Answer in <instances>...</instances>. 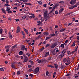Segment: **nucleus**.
<instances>
[{
    "instance_id": "4",
    "label": "nucleus",
    "mask_w": 79,
    "mask_h": 79,
    "mask_svg": "<svg viewBox=\"0 0 79 79\" xmlns=\"http://www.w3.org/2000/svg\"><path fill=\"white\" fill-rule=\"evenodd\" d=\"M34 71L35 73H37L39 71V67L37 68Z\"/></svg>"
},
{
    "instance_id": "61",
    "label": "nucleus",
    "mask_w": 79,
    "mask_h": 79,
    "mask_svg": "<svg viewBox=\"0 0 79 79\" xmlns=\"http://www.w3.org/2000/svg\"><path fill=\"white\" fill-rule=\"evenodd\" d=\"M8 20L10 21H11V17H9L8 18Z\"/></svg>"
},
{
    "instance_id": "36",
    "label": "nucleus",
    "mask_w": 79,
    "mask_h": 79,
    "mask_svg": "<svg viewBox=\"0 0 79 79\" xmlns=\"http://www.w3.org/2000/svg\"><path fill=\"white\" fill-rule=\"evenodd\" d=\"M51 36H55V34L54 33H53L52 34H51L50 35Z\"/></svg>"
},
{
    "instance_id": "22",
    "label": "nucleus",
    "mask_w": 79,
    "mask_h": 79,
    "mask_svg": "<svg viewBox=\"0 0 79 79\" xmlns=\"http://www.w3.org/2000/svg\"><path fill=\"white\" fill-rule=\"evenodd\" d=\"M51 38V37L49 36V37H47L46 38L45 40H48V39H50Z\"/></svg>"
},
{
    "instance_id": "23",
    "label": "nucleus",
    "mask_w": 79,
    "mask_h": 79,
    "mask_svg": "<svg viewBox=\"0 0 79 79\" xmlns=\"http://www.w3.org/2000/svg\"><path fill=\"white\" fill-rule=\"evenodd\" d=\"M11 67H12V68H14V69H15V66L14 65L12 64L11 65Z\"/></svg>"
},
{
    "instance_id": "17",
    "label": "nucleus",
    "mask_w": 79,
    "mask_h": 79,
    "mask_svg": "<svg viewBox=\"0 0 79 79\" xmlns=\"http://www.w3.org/2000/svg\"><path fill=\"white\" fill-rule=\"evenodd\" d=\"M65 49H64V50H63L62 52V53H63V52H64V51L65 50H68V47H65Z\"/></svg>"
},
{
    "instance_id": "19",
    "label": "nucleus",
    "mask_w": 79,
    "mask_h": 79,
    "mask_svg": "<svg viewBox=\"0 0 79 79\" xmlns=\"http://www.w3.org/2000/svg\"><path fill=\"white\" fill-rule=\"evenodd\" d=\"M20 1L23 2H27V0H19Z\"/></svg>"
},
{
    "instance_id": "13",
    "label": "nucleus",
    "mask_w": 79,
    "mask_h": 79,
    "mask_svg": "<svg viewBox=\"0 0 79 79\" xmlns=\"http://www.w3.org/2000/svg\"><path fill=\"white\" fill-rule=\"evenodd\" d=\"M54 65L55 66V67L56 69L58 68V65L56 64H54Z\"/></svg>"
},
{
    "instance_id": "60",
    "label": "nucleus",
    "mask_w": 79,
    "mask_h": 79,
    "mask_svg": "<svg viewBox=\"0 0 79 79\" xmlns=\"http://www.w3.org/2000/svg\"><path fill=\"white\" fill-rule=\"evenodd\" d=\"M75 52V51H72V52H71V54H73V53H74Z\"/></svg>"
},
{
    "instance_id": "37",
    "label": "nucleus",
    "mask_w": 79,
    "mask_h": 79,
    "mask_svg": "<svg viewBox=\"0 0 79 79\" xmlns=\"http://www.w3.org/2000/svg\"><path fill=\"white\" fill-rule=\"evenodd\" d=\"M66 61H67V60L66 59V58H64L63 60V61H64V63H65V62H66Z\"/></svg>"
},
{
    "instance_id": "16",
    "label": "nucleus",
    "mask_w": 79,
    "mask_h": 79,
    "mask_svg": "<svg viewBox=\"0 0 79 79\" xmlns=\"http://www.w3.org/2000/svg\"><path fill=\"white\" fill-rule=\"evenodd\" d=\"M40 35L38 37H35V39H36L37 40V39H40V38H41Z\"/></svg>"
},
{
    "instance_id": "29",
    "label": "nucleus",
    "mask_w": 79,
    "mask_h": 79,
    "mask_svg": "<svg viewBox=\"0 0 79 79\" xmlns=\"http://www.w3.org/2000/svg\"><path fill=\"white\" fill-rule=\"evenodd\" d=\"M48 74H49V72H48V71H47L46 73V76H48Z\"/></svg>"
},
{
    "instance_id": "54",
    "label": "nucleus",
    "mask_w": 79,
    "mask_h": 79,
    "mask_svg": "<svg viewBox=\"0 0 79 79\" xmlns=\"http://www.w3.org/2000/svg\"><path fill=\"white\" fill-rule=\"evenodd\" d=\"M41 60H39L38 61V63H41Z\"/></svg>"
},
{
    "instance_id": "58",
    "label": "nucleus",
    "mask_w": 79,
    "mask_h": 79,
    "mask_svg": "<svg viewBox=\"0 0 79 79\" xmlns=\"http://www.w3.org/2000/svg\"><path fill=\"white\" fill-rule=\"evenodd\" d=\"M15 20L16 21V22H18V21H19V19H15Z\"/></svg>"
},
{
    "instance_id": "10",
    "label": "nucleus",
    "mask_w": 79,
    "mask_h": 79,
    "mask_svg": "<svg viewBox=\"0 0 79 79\" xmlns=\"http://www.w3.org/2000/svg\"><path fill=\"white\" fill-rule=\"evenodd\" d=\"M1 10H2V12H3V13H5V15L6 14V11H5L4 9H2Z\"/></svg>"
},
{
    "instance_id": "51",
    "label": "nucleus",
    "mask_w": 79,
    "mask_h": 79,
    "mask_svg": "<svg viewBox=\"0 0 79 79\" xmlns=\"http://www.w3.org/2000/svg\"><path fill=\"white\" fill-rule=\"evenodd\" d=\"M8 13H13V12H12L11 11V10H9V11H8Z\"/></svg>"
},
{
    "instance_id": "7",
    "label": "nucleus",
    "mask_w": 79,
    "mask_h": 79,
    "mask_svg": "<svg viewBox=\"0 0 79 79\" xmlns=\"http://www.w3.org/2000/svg\"><path fill=\"white\" fill-rule=\"evenodd\" d=\"M56 46V43H54L52 44V46L51 47L52 48H53L54 47H55Z\"/></svg>"
},
{
    "instance_id": "26",
    "label": "nucleus",
    "mask_w": 79,
    "mask_h": 79,
    "mask_svg": "<svg viewBox=\"0 0 79 79\" xmlns=\"http://www.w3.org/2000/svg\"><path fill=\"white\" fill-rule=\"evenodd\" d=\"M25 4L27 5H32V4L29 3H25Z\"/></svg>"
},
{
    "instance_id": "5",
    "label": "nucleus",
    "mask_w": 79,
    "mask_h": 79,
    "mask_svg": "<svg viewBox=\"0 0 79 79\" xmlns=\"http://www.w3.org/2000/svg\"><path fill=\"white\" fill-rule=\"evenodd\" d=\"M16 33H19L21 31V28L19 27H18L17 28Z\"/></svg>"
},
{
    "instance_id": "44",
    "label": "nucleus",
    "mask_w": 79,
    "mask_h": 79,
    "mask_svg": "<svg viewBox=\"0 0 79 79\" xmlns=\"http://www.w3.org/2000/svg\"><path fill=\"white\" fill-rule=\"evenodd\" d=\"M22 34L23 35H25V33H24L23 31H22Z\"/></svg>"
},
{
    "instance_id": "48",
    "label": "nucleus",
    "mask_w": 79,
    "mask_h": 79,
    "mask_svg": "<svg viewBox=\"0 0 79 79\" xmlns=\"http://www.w3.org/2000/svg\"><path fill=\"white\" fill-rule=\"evenodd\" d=\"M19 57L18 55H17L15 57V58H18Z\"/></svg>"
},
{
    "instance_id": "56",
    "label": "nucleus",
    "mask_w": 79,
    "mask_h": 79,
    "mask_svg": "<svg viewBox=\"0 0 79 79\" xmlns=\"http://www.w3.org/2000/svg\"><path fill=\"white\" fill-rule=\"evenodd\" d=\"M55 13L56 15H57V14H58V11L57 10L56 11Z\"/></svg>"
},
{
    "instance_id": "42",
    "label": "nucleus",
    "mask_w": 79,
    "mask_h": 79,
    "mask_svg": "<svg viewBox=\"0 0 79 79\" xmlns=\"http://www.w3.org/2000/svg\"><path fill=\"white\" fill-rule=\"evenodd\" d=\"M73 2V0H71L70 1V5H71Z\"/></svg>"
},
{
    "instance_id": "15",
    "label": "nucleus",
    "mask_w": 79,
    "mask_h": 79,
    "mask_svg": "<svg viewBox=\"0 0 79 79\" xmlns=\"http://www.w3.org/2000/svg\"><path fill=\"white\" fill-rule=\"evenodd\" d=\"M10 9L11 8H10V7H7L6 8V11H7V12H8V11H9L10 10Z\"/></svg>"
},
{
    "instance_id": "59",
    "label": "nucleus",
    "mask_w": 79,
    "mask_h": 79,
    "mask_svg": "<svg viewBox=\"0 0 79 79\" xmlns=\"http://www.w3.org/2000/svg\"><path fill=\"white\" fill-rule=\"evenodd\" d=\"M10 50V49L9 48L7 49L6 50V52H8Z\"/></svg>"
},
{
    "instance_id": "8",
    "label": "nucleus",
    "mask_w": 79,
    "mask_h": 79,
    "mask_svg": "<svg viewBox=\"0 0 79 79\" xmlns=\"http://www.w3.org/2000/svg\"><path fill=\"white\" fill-rule=\"evenodd\" d=\"M23 30L25 31V32H26V34H29V32L27 30L25 29V28H23Z\"/></svg>"
},
{
    "instance_id": "50",
    "label": "nucleus",
    "mask_w": 79,
    "mask_h": 79,
    "mask_svg": "<svg viewBox=\"0 0 79 79\" xmlns=\"http://www.w3.org/2000/svg\"><path fill=\"white\" fill-rule=\"evenodd\" d=\"M31 65H33V64H34V62L32 61H31Z\"/></svg>"
},
{
    "instance_id": "30",
    "label": "nucleus",
    "mask_w": 79,
    "mask_h": 79,
    "mask_svg": "<svg viewBox=\"0 0 79 79\" xmlns=\"http://www.w3.org/2000/svg\"><path fill=\"white\" fill-rule=\"evenodd\" d=\"M73 6V8H74L75 7H77V4H76L75 5Z\"/></svg>"
},
{
    "instance_id": "25",
    "label": "nucleus",
    "mask_w": 79,
    "mask_h": 79,
    "mask_svg": "<svg viewBox=\"0 0 79 79\" xmlns=\"http://www.w3.org/2000/svg\"><path fill=\"white\" fill-rule=\"evenodd\" d=\"M9 35V38H10V39H11L13 38V36L11 35Z\"/></svg>"
},
{
    "instance_id": "9",
    "label": "nucleus",
    "mask_w": 79,
    "mask_h": 79,
    "mask_svg": "<svg viewBox=\"0 0 79 79\" xmlns=\"http://www.w3.org/2000/svg\"><path fill=\"white\" fill-rule=\"evenodd\" d=\"M43 34L44 35H48V34H49V33L48 32H46L43 33Z\"/></svg>"
},
{
    "instance_id": "28",
    "label": "nucleus",
    "mask_w": 79,
    "mask_h": 79,
    "mask_svg": "<svg viewBox=\"0 0 79 79\" xmlns=\"http://www.w3.org/2000/svg\"><path fill=\"white\" fill-rule=\"evenodd\" d=\"M52 53L53 55H56V52H52Z\"/></svg>"
},
{
    "instance_id": "21",
    "label": "nucleus",
    "mask_w": 79,
    "mask_h": 79,
    "mask_svg": "<svg viewBox=\"0 0 79 79\" xmlns=\"http://www.w3.org/2000/svg\"><path fill=\"white\" fill-rule=\"evenodd\" d=\"M76 45V42H74L73 44L72 45V46L74 47Z\"/></svg>"
},
{
    "instance_id": "41",
    "label": "nucleus",
    "mask_w": 79,
    "mask_h": 79,
    "mask_svg": "<svg viewBox=\"0 0 79 79\" xmlns=\"http://www.w3.org/2000/svg\"><path fill=\"white\" fill-rule=\"evenodd\" d=\"M19 74H20V71H18L17 73V75H19Z\"/></svg>"
},
{
    "instance_id": "35",
    "label": "nucleus",
    "mask_w": 79,
    "mask_h": 79,
    "mask_svg": "<svg viewBox=\"0 0 79 79\" xmlns=\"http://www.w3.org/2000/svg\"><path fill=\"white\" fill-rule=\"evenodd\" d=\"M44 47H43V48H42L40 50V51L41 52H42V51H43V50H44Z\"/></svg>"
},
{
    "instance_id": "64",
    "label": "nucleus",
    "mask_w": 79,
    "mask_h": 79,
    "mask_svg": "<svg viewBox=\"0 0 79 79\" xmlns=\"http://www.w3.org/2000/svg\"><path fill=\"white\" fill-rule=\"evenodd\" d=\"M32 71V69H29V71H30V72H31V71Z\"/></svg>"
},
{
    "instance_id": "32",
    "label": "nucleus",
    "mask_w": 79,
    "mask_h": 79,
    "mask_svg": "<svg viewBox=\"0 0 79 79\" xmlns=\"http://www.w3.org/2000/svg\"><path fill=\"white\" fill-rule=\"evenodd\" d=\"M76 1H75L74 0H73V3H72L73 5H75V4H76Z\"/></svg>"
},
{
    "instance_id": "34",
    "label": "nucleus",
    "mask_w": 79,
    "mask_h": 79,
    "mask_svg": "<svg viewBox=\"0 0 79 79\" xmlns=\"http://www.w3.org/2000/svg\"><path fill=\"white\" fill-rule=\"evenodd\" d=\"M48 46H50V44H48L46 45L45 47L46 48H47V47H48Z\"/></svg>"
},
{
    "instance_id": "11",
    "label": "nucleus",
    "mask_w": 79,
    "mask_h": 79,
    "mask_svg": "<svg viewBox=\"0 0 79 79\" xmlns=\"http://www.w3.org/2000/svg\"><path fill=\"white\" fill-rule=\"evenodd\" d=\"M37 2L39 5H42L43 3L42 2L40 1H38Z\"/></svg>"
},
{
    "instance_id": "31",
    "label": "nucleus",
    "mask_w": 79,
    "mask_h": 79,
    "mask_svg": "<svg viewBox=\"0 0 79 79\" xmlns=\"http://www.w3.org/2000/svg\"><path fill=\"white\" fill-rule=\"evenodd\" d=\"M64 55V53H63L62 54L60 55L59 56H61V57H63Z\"/></svg>"
},
{
    "instance_id": "62",
    "label": "nucleus",
    "mask_w": 79,
    "mask_h": 79,
    "mask_svg": "<svg viewBox=\"0 0 79 79\" xmlns=\"http://www.w3.org/2000/svg\"><path fill=\"white\" fill-rule=\"evenodd\" d=\"M77 39L78 40H79V36H77Z\"/></svg>"
},
{
    "instance_id": "63",
    "label": "nucleus",
    "mask_w": 79,
    "mask_h": 79,
    "mask_svg": "<svg viewBox=\"0 0 79 79\" xmlns=\"http://www.w3.org/2000/svg\"><path fill=\"white\" fill-rule=\"evenodd\" d=\"M1 71H4V69L3 68H1Z\"/></svg>"
},
{
    "instance_id": "24",
    "label": "nucleus",
    "mask_w": 79,
    "mask_h": 79,
    "mask_svg": "<svg viewBox=\"0 0 79 79\" xmlns=\"http://www.w3.org/2000/svg\"><path fill=\"white\" fill-rule=\"evenodd\" d=\"M3 32V29H1L0 30V34H2Z\"/></svg>"
},
{
    "instance_id": "1",
    "label": "nucleus",
    "mask_w": 79,
    "mask_h": 79,
    "mask_svg": "<svg viewBox=\"0 0 79 79\" xmlns=\"http://www.w3.org/2000/svg\"><path fill=\"white\" fill-rule=\"evenodd\" d=\"M21 50H25L26 52H27V48H26V46L24 45H22L21 46Z\"/></svg>"
},
{
    "instance_id": "46",
    "label": "nucleus",
    "mask_w": 79,
    "mask_h": 79,
    "mask_svg": "<svg viewBox=\"0 0 79 79\" xmlns=\"http://www.w3.org/2000/svg\"><path fill=\"white\" fill-rule=\"evenodd\" d=\"M29 76H30V77H33V75L32 74H31L29 75Z\"/></svg>"
},
{
    "instance_id": "40",
    "label": "nucleus",
    "mask_w": 79,
    "mask_h": 79,
    "mask_svg": "<svg viewBox=\"0 0 79 79\" xmlns=\"http://www.w3.org/2000/svg\"><path fill=\"white\" fill-rule=\"evenodd\" d=\"M67 54H68V55H71V52L70 51H69L67 53Z\"/></svg>"
},
{
    "instance_id": "57",
    "label": "nucleus",
    "mask_w": 79,
    "mask_h": 79,
    "mask_svg": "<svg viewBox=\"0 0 79 79\" xmlns=\"http://www.w3.org/2000/svg\"><path fill=\"white\" fill-rule=\"evenodd\" d=\"M69 41V40H65V43L66 44V43H67V42H68Z\"/></svg>"
},
{
    "instance_id": "53",
    "label": "nucleus",
    "mask_w": 79,
    "mask_h": 79,
    "mask_svg": "<svg viewBox=\"0 0 79 79\" xmlns=\"http://www.w3.org/2000/svg\"><path fill=\"white\" fill-rule=\"evenodd\" d=\"M28 14L30 15H33V14H32L31 13H29V12H28Z\"/></svg>"
},
{
    "instance_id": "38",
    "label": "nucleus",
    "mask_w": 79,
    "mask_h": 79,
    "mask_svg": "<svg viewBox=\"0 0 79 79\" xmlns=\"http://www.w3.org/2000/svg\"><path fill=\"white\" fill-rule=\"evenodd\" d=\"M43 6H44V7L45 8H46V7H47V4H44L43 5Z\"/></svg>"
},
{
    "instance_id": "55",
    "label": "nucleus",
    "mask_w": 79,
    "mask_h": 79,
    "mask_svg": "<svg viewBox=\"0 0 79 79\" xmlns=\"http://www.w3.org/2000/svg\"><path fill=\"white\" fill-rule=\"evenodd\" d=\"M26 35H23V39H24V38H25Z\"/></svg>"
},
{
    "instance_id": "27",
    "label": "nucleus",
    "mask_w": 79,
    "mask_h": 79,
    "mask_svg": "<svg viewBox=\"0 0 79 79\" xmlns=\"http://www.w3.org/2000/svg\"><path fill=\"white\" fill-rule=\"evenodd\" d=\"M60 47H62L63 48H64V44H61L60 45Z\"/></svg>"
},
{
    "instance_id": "39",
    "label": "nucleus",
    "mask_w": 79,
    "mask_h": 79,
    "mask_svg": "<svg viewBox=\"0 0 79 79\" xmlns=\"http://www.w3.org/2000/svg\"><path fill=\"white\" fill-rule=\"evenodd\" d=\"M26 17H27V16H26V15H25L22 17V19H25V18H26Z\"/></svg>"
},
{
    "instance_id": "3",
    "label": "nucleus",
    "mask_w": 79,
    "mask_h": 79,
    "mask_svg": "<svg viewBox=\"0 0 79 79\" xmlns=\"http://www.w3.org/2000/svg\"><path fill=\"white\" fill-rule=\"evenodd\" d=\"M47 15H48V12L46 11L44 13V19H47Z\"/></svg>"
},
{
    "instance_id": "20",
    "label": "nucleus",
    "mask_w": 79,
    "mask_h": 79,
    "mask_svg": "<svg viewBox=\"0 0 79 79\" xmlns=\"http://www.w3.org/2000/svg\"><path fill=\"white\" fill-rule=\"evenodd\" d=\"M22 54H23V52L21 51L20 52H19V55H22Z\"/></svg>"
},
{
    "instance_id": "33",
    "label": "nucleus",
    "mask_w": 79,
    "mask_h": 79,
    "mask_svg": "<svg viewBox=\"0 0 79 79\" xmlns=\"http://www.w3.org/2000/svg\"><path fill=\"white\" fill-rule=\"evenodd\" d=\"M74 8H73V6H71V7H69V10H73Z\"/></svg>"
},
{
    "instance_id": "18",
    "label": "nucleus",
    "mask_w": 79,
    "mask_h": 79,
    "mask_svg": "<svg viewBox=\"0 0 79 79\" xmlns=\"http://www.w3.org/2000/svg\"><path fill=\"white\" fill-rule=\"evenodd\" d=\"M47 66L48 67H50V68H55V66L52 65H47Z\"/></svg>"
},
{
    "instance_id": "6",
    "label": "nucleus",
    "mask_w": 79,
    "mask_h": 79,
    "mask_svg": "<svg viewBox=\"0 0 79 79\" xmlns=\"http://www.w3.org/2000/svg\"><path fill=\"white\" fill-rule=\"evenodd\" d=\"M58 6V4L55 5L54 6L53 8L52 9V11H54V10H55V8H56V7L57 6Z\"/></svg>"
},
{
    "instance_id": "2",
    "label": "nucleus",
    "mask_w": 79,
    "mask_h": 79,
    "mask_svg": "<svg viewBox=\"0 0 79 79\" xmlns=\"http://www.w3.org/2000/svg\"><path fill=\"white\" fill-rule=\"evenodd\" d=\"M23 56L24 57L23 58L24 59V60L23 61V63H26V62H27V61H28V58H27V57L26 56L25 54H23Z\"/></svg>"
},
{
    "instance_id": "14",
    "label": "nucleus",
    "mask_w": 79,
    "mask_h": 79,
    "mask_svg": "<svg viewBox=\"0 0 79 79\" xmlns=\"http://www.w3.org/2000/svg\"><path fill=\"white\" fill-rule=\"evenodd\" d=\"M66 30V28L64 29H61V30L60 31V32H63V31H64Z\"/></svg>"
},
{
    "instance_id": "47",
    "label": "nucleus",
    "mask_w": 79,
    "mask_h": 79,
    "mask_svg": "<svg viewBox=\"0 0 79 79\" xmlns=\"http://www.w3.org/2000/svg\"><path fill=\"white\" fill-rule=\"evenodd\" d=\"M3 23V20H1L0 21V23H1V24Z\"/></svg>"
},
{
    "instance_id": "43",
    "label": "nucleus",
    "mask_w": 79,
    "mask_h": 79,
    "mask_svg": "<svg viewBox=\"0 0 79 79\" xmlns=\"http://www.w3.org/2000/svg\"><path fill=\"white\" fill-rule=\"evenodd\" d=\"M68 59H69L67 61V63H69L70 62V60H69V57H68Z\"/></svg>"
},
{
    "instance_id": "45",
    "label": "nucleus",
    "mask_w": 79,
    "mask_h": 79,
    "mask_svg": "<svg viewBox=\"0 0 79 79\" xmlns=\"http://www.w3.org/2000/svg\"><path fill=\"white\" fill-rule=\"evenodd\" d=\"M45 54L47 55V56L48 55H49V52H46Z\"/></svg>"
},
{
    "instance_id": "12",
    "label": "nucleus",
    "mask_w": 79,
    "mask_h": 79,
    "mask_svg": "<svg viewBox=\"0 0 79 79\" xmlns=\"http://www.w3.org/2000/svg\"><path fill=\"white\" fill-rule=\"evenodd\" d=\"M64 10V8H62L61 9H60L59 10V12L60 13H61Z\"/></svg>"
},
{
    "instance_id": "52",
    "label": "nucleus",
    "mask_w": 79,
    "mask_h": 79,
    "mask_svg": "<svg viewBox=\"0 0 79 79\" xmlns=\"http://www.w3.org/2000/svg\"><path fill=\"white\" fill-rule=\"evenodd\" d=\"M76 20V18H75L74 17L73 18V21H74Z\"/></svg>"
},
{
    "instance_id": "49",
    "label": "nucleus",
    "mask_w": 79,
    "mask_h": 79,
    "mask_svg": "<svg viewBox=\"0 0 79 79\" xmlns=\"http://www.w3.org/2000/svg\"><path fill=\"white\" fill-rule=\"evenodd\" d=\"M64 3V2L63 1H60L59 2V3Z\"/></svg>"
}]
</instances>
